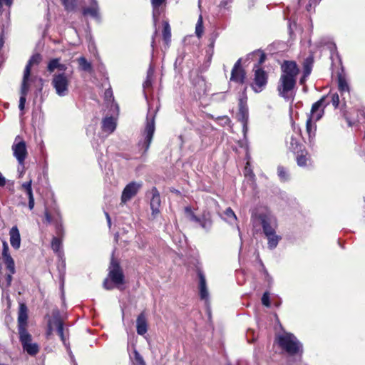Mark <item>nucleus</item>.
Instances as JSON below:
<instances>
[{
  "instance_id": "1",
  "label": "nucleus",
  "mask_w": 365,
  "mask_h": 365,
  "mask_svg": "<svg viewBox=\"0 0 365 365\" xmlns=\"http://www.w3.org/2000/svg\"><path fill=\"white\" fill-rule=\"evenodd\" d=\"M282 74L277 84L279 96L287 101L293 100L299 68L294 61H285L282 65Z\"/></svg>"
},
{
  "instance_id": "2",
  "label": "nucleus",
  "mask_w": 365,
  "mask_h": 365,
  "mask_svg": "<svg viewBox=\"0 0 365 365\" xmlns=\"http://www.w3.org/2000/svg\"><path fill=\"white\" fill-rule=\"evenodd\" d=\"M56 69L59 73L53 75L51 85L55 89L56 93L60 97H63L68 94L70 79L65 73L67 69L66 65L61 63V59L58 58L51 59L47 66L49 73H53Z\"/></svg>"
},
{
  "instance_id": "3",
  "label": "nucleus",
  "mask_w": 365,
  "mask_h": 365,
  "mask_svg": "<svg viewBox=\"0 0 365 365\" xmlns=\"http://www.w3.org/2000/svg\"><path fill=\"white\" fill-rule=\"evenodd\" d=\"M279 346L289 356H297L302 357L303 353L302 344L297 337L290 333H284L277 336Z\"/></svg>"
},
{
  "instance_id": "4",
  "label": "nucleus",
  "mask_w": 365,
  "mask_h": 365,
  "mask_svg": "<svg viewBox=\"0 0 365 365\" xmlns=\"http://www.w3.org/2000/svg\"><path fill=\"white\" fill-rule=\"evenodd\" d=\"M54 327L56 329L57 333L60 336L63 345L66 347L71 358L73 357L67 339L66 338L64 327L62 319L61 318L60 312L58 309H54L52 311L51 317L48 318L47 322V331L48 336L51 335L53 331Z\"/></svg>"
},
{
  "instance_id": "5",
  "label": "nucleus",
  "mask_w": 365,
  "mask_h": 365,
  "mask_svg": "<svg viewBox=\"0 0 365 365\" xmlns=\"http://www.w3.org/2000/svg\"><path fill=\"white\" fill-rule=\"evenodd\" d=\"M124 279V274L119 263L113 257L109 267L108 278L103 282V287L107 290H110L113 288V283L118 289L122 290Z\"/></svg>"
},
{
  "instance_id": "6",
  "label": "nucleus",
  "mask_w": 365,
  "mask_h": 365,
  "mask_svg": "<svg viewBox=\"0 0 365 365\" xmlns=\"http://www.w3.org/2000/svg\"><path fill=\"white\" fill-rule=\"evenodd\" d=\"M252 55L254 57L259 56L258 61L259 65L254 67L255 78L254 83L252 84V88L255 92L259 93L264 89L267 83V75L266 72L259 68V66L264 62L266 56L264 53L261 51H255Z\"/></svg>"
},
{
  "instance_id": "7",
  "label": "nucleus",
  "mask_w": 365,
  "mask_h": 365,
  "mask_svg": "<svg viewBox=\"0 0 365 365\" xmlns=\"http://www.w3.org/2000/svg\"><path fill=\"white\" fill-rule=\"evenodd\" d=\"M155 115L151 113L149 110L147 115L145 128L143 134V140H140L138 143V146L140 149L143 150V153H145L148 151L152 142L153 134L155 130Z\"/></svg>"
},
{
  "instance_id": "8",
  "label": "nucleus",
  "mask_w": 365,
  "mask_h": 365,
  "mask_svg": "<svg viewBox=\"0 0 365 365\" xmlns=\"http://www.w3.org/2000/svg\"><path fill=\"white\" fill-rule=\"evenodd\" d=\"M186 217L191 222L198 223L205 231H209L212 225L211 215L207 211H204L201 217H197L193 212L190 207H185Z\"/></svg>"
},
{
  "instance_id": "9",
  "label": "nucleus",
  "mask_w": 365,
  "mask_h": 365,
  "mask_svg": "<svg viewBox=\"0 0 365 365\" xmlns=\"http://www.w3.org/2000/svg\"><path fill=\"white\" fill-rule=\"evenodd\" d=\"M257 218L265 235H270L275 232L277 220L274 215L269 212L260 213L258 215Z\"/></svg>"
},
{
  "instance_id": "10",
  "label": "nucleus",
  "mask_w": 365,
  "mask_h": 365,
  "mask_svg": "<svg viewBox=\"0 0 365 365\" xmlns=\"http://www.w3.org/2000/svg\"><path fill=\"white\" fill-rule=\"evenodd\" d=\"M41 61V56L38 53L34 54L28 61L24 72L23 81L34 83L36 80L42 81L37 76L31 75V70L34 65H38Z\"/></svg>"
},
{
  "instance_id": "11",
  "label": "nucleus",
  "mask_w": 365,
  "mask_h": 365,
  "mask_svg": "<svg viewBox=\"0 0 365 365\" xmlns=\"http://www.w3.org/2000/svg\"><path fill=\"white\" fill-rule=\"evenodd\" d=\"M237 119L242 123L244 135L247 132V123L249 120V112L247 106V97L240 98L239 100V112Z\"/></svg>"
},
{
  "instance_id": "12",
  "label": "nucleus",
  "mask_w": 365,
  "mask_h": 365,
  "mask_svg": "<svg viewBox=\"0 0 365 365\" xmlns=\"http://www.w3.org/2000/svg\"><path fill=\"white\" fill-rule=\"evenodd\" d=\"M19 138H20L19 136L16 138L15 142L12 145V150L13 154L16 158L19 165L24 168V161L27 156V150L26 143L24 140L17 142Z\"/></svg>"
},
{
  "instance_id": "13",
  "label": "nucleus",
  "mask_w": 365,
  "mask_h": 365,
  "mask_svg": "<svg viewBox=\"0 0 365 365\" xmlns=\"http://www.w3.org/2000/svg\"><path fill=\"white\" fill-rule=\"evenodd\" d=\"M19 339L23 349L31 356H34L38 352V346L36 343L31 342V336L29 332L22 331L19 334Z\"/></svg>"
},
{
  "instance_id": "14",
  "label": "nucleus",
  "mask_w": 365,
  "mask_h": 365,
  "mask_svg": "<svg viewBox=\"0 0 365 365\" xmlns=\"http://www.w3.org/2000/svg\"><path fill=\"white\" fill-rule=\"evenodd\" d=\"M141 187V184L135 182L128 183L123 190L121 195V203L125 204L138 193Z\"/></svg>"
},
{
  "instance_id": "15",
  "label": "nucleus",
  "mask_w": 365,
  "mask_h": 365,
  "mask_svg": "<svg viewBox=\"0 0 365 365\" xmlns=\"http://www.w3.org/2000/svg\"><path fill=\"white\" fill-rule=\"evenodd\" d=\"M326 97H322L320 100L315 102L311 109V113L308 119H312V121L317 122L324 115V108L326 106L324 104Z\"/></svg>"
},
{
  "instance_id": "16",
  "label": "nucleus",
  "mask_w": 365,
  "mask_h": 365,
  "mask_svg": "<svg viewBox=\"0 0 365 365\" xmlns=\"http://www.w3.org/2000/svg\"><path fill=\"white\" fill-rule=\"evenodd\" d=\"M241 58L238 59L235 63L234 67L232 70L230 81L243 83L245 79V72L241 67Z\"/></svg>"
},
{
  "instance_id": "17",
  "label": "nucleus",
  "mask_w": 365,
  "mask_h": 365,
  "mask_svg": "<svg viewBox=\"0 0 365 365\" xmlns=\"http://www.w3.org/2000/svg\"><path fill=\"white\" fill-rule=\"evenodd\" d=\"M27 307L25 304H21L19 310L18 324H19V334H22V331L28 332L26 327L27 324Z\"/></svg>"
},
{
  "instance_id": "18",
  "label": "nucleus",
  "mask_w": 365,
  "mask_h": 365,
  "mask_svg": "<svg viewBox=\"0 0 365 365\" xmlns=\"http://www.w3.org/2000/svg\"><path fill=\"white\" fill-rule=\"evenodd\" d=\"M150 208L152 210V215L155 216L160 213V207L161 203L160 193L156 187H153L150 191Z\"/></svg>"
},
{
  "instance_id": "19",
  "label": "nucleus",
  "mask_w": 365,
  "mask_h": 365,
  "mask_svg": "<svg viewBox=\"0 0 365 365\" xmlns=\"http://www.w3.org/2000/svg\"><path fill=\"white\" fill-rule=\"evenodd\" d=\"M3 244V250H2V258L4 263L6 265L9 271H11V273H15V265L14 261L9 253V245L6 241L2 242Z\"/></svg>"
},
{
  "instance_id": "20",
  "label": "nucleus",
  "mask_w": 365,
  "mask_h": 365,
  "mask_svg": "<svg viewBox=\"0 0 365 365\" xmlns=\"http://www.w3.org/2000/svg\"><path fill=\"white\" fill-rule=\"evenodd\" d=\"M89 6L83 9V16H90L93 19H99V8L96 0H88Z\"/></svg>"
},
{
  "instance_id": "21",
  "label": "nucleus",
  "mask_w": 365,
  "mask_h": 365,
  "mask_svg": "<svg viewBox=\"0 0 365 365\" xmlns=\"http://www.w3.org/2000/svg\"><path fill=\"white\" fill-rule=\"evenodd\" d=\"M136 331L138 334L143 336L148 331L147 316L144 312H142L136 319Z\"/></svg>"
},
{
  "instance_id": "22",
  "label": "nucleus",
  "mask_w": 365,
  "mask_h": 365,
  "mask_svg": "<svg viewBox=\"0 0 365 365\" xmlns=\"http://www.w3.org/2000/svg\"><path fill=\"white\" fill-rule=\"evenodd\" d=\"M32 180L30 179L29 181L23 182L21 184V190L24 191L28 196L29 198V208L33 210L34 207L35 202L31 187Z\"/></svg>"
},
{
  "instance_id": "23",
  "label": "nucleus",
  "mask_w": 365,
  "mask_h": 365,
  "mask_svg": "<svg viewBox=\"0 0 365 365\" xmlns=\"http://www.w3.org/2000/svg\"><path fill=\"white\" fill-rule=\"evenodd\" d=\"M9 236L11 247L15 250H18L21 245V236L19 230L16 226L12 227L10 230Z\"/></svg>"
},
{
  "instance_id": "24",
  "label": "nucleus",
  "mask_w": 365,
  "mask_h": 365,
  "mask_svg": "<svg viewBox=\"0 0 365 365\" xmlns=\"http://www.w3.org/2000/svg\"><path fill=\"white\" fill-rule=\"evenodd\" d=\"M199 277V289H200V299L205 300L206 302L209 298V293L207 289L206 280L204 274L201 272H198Z\"/></svg>"
},
{
  "instance_id": "25",
  "label": "nucleus",
  "mask_w": 365,
  "mask_h": 365,
  "mask_svg": "<svg viewBox=\"0 0 365 365\" xmlns=\"http://www.w3.org/2000/svg\"><path fill=\"white\" fill-rule=\"evenodd\" d=\"M31 83L23 81L21 84V96L19 99V108L21 110H23L24 109L26 101V96L28 94L29 88H30Z\"/></svg>"
},
{
  "instance_id": "26",
  "label": "nucleus",
  "mask_w": 365,
  "mask_h": 365,
  "mask_svg": "<svg viewBox=\"0 0 365 365\" xmlns=\"http://www.w3.org/2000/svg\"><path fill=\"white\" fill-rule=\"evenodd\" d=\"M14 274V273H11V272L9 271V273L4 277L0 275V287L3 291V295H6V297H8V294L6 292V290L11 285V282L12 280V274Z\"/></svg>"
},
{
  "instance_id": "27",
  "label": "nucleus",
  "mask_w": 365,
  "mask_h": 365,
  "mask_svg": "<svg viewBox=\"0 0 365 365\" xmlns=\"http://www.w3.org/2000/svg\"><path fill=\"white\" fill-rule=\"evenodd\" d=\"M102 124V128L103 131L108 133H113L116 128V123L113 117H108L104 118Z\"/></svg>"
},
{
  "instance_id": "28",
  "label": "nucleus",
  "mask_w": 365,
  "mask_h": 365,
  "mask_svg": "<svg viewBox=\"0 0 365 365\" xmlns=\"http://www.w3.org/2000/svg\"><path fill=\"white\" fill-rule=\"evenodd\" d=\"M306 130L309 136V143H312L316 135L317 125L312 119H307L306 122Z\"/></svg>"
},
{
  "instance_id": "29",
  "label": "nucleus",
  "mask_w": 365,
  "mask_h": 365,
  "mask_svg": "<svg viewBox=\"0 0 365 365\" xmlns=\"http://www.w3.org/2000/svg\"><path fill=\"white\" fill-rule=\"evenodd\" d=\"M166 0H151V4L153 6V18L155 23L158 21L160 14L159 7Z\"/></svg>"
},
{
  "instance_id": "30",
  "label": "nucleus",
  "mask_w": 365,
  "mask_h": 365,
  "mask_svg": "<svg viewBox=\"0 0 365 365\" xmlns=\"http://www.w3.org/2000/svg\"><path fill=\"white\" fill-rule=\"evenodd\" d=\"M268 240V247L270 250H273L277 247L279 240H281V237L276 235V232H273L270 235H265Z\"/></svg>"
},
{
  "instance_id": "31",
  "label": "nucleus",
  "mask_w": 365,
  "mask_h": 365,
  "mask_svg": "<svg viewBox=\"0 0 365 365\" xmlns=\"http://www.w3.org/2000/svg\"><path fill=\"white\" fill-rule=\"evenodd\" d=\"M338 88L341 95L344 93H349V87L345 78L341 75L338 76Z\"/></svg>"
},
{
  "instance_id": "32",
  "label": "nucleus",
  "mask_w": 365,
  "mask_h": 365,
  "mask_svg": "<svg viewBox=\"0 0 365 365\" xmlns=\"http://www.w3.org/2000/svg\"><path fill=\"white\" fill-rule=\"evenodd\" d=\"M81 70L91 73L93 71L92 65L86 58L81 56L77 59Z\"/></svg>"
},
{
  "instance_id": "33",
  "label": "nucleus",
  "mask_w": 365,
  "mask_h": 365,
  "mask_svg": "<svg viewBox=\"0 0 365 365\" xmlns=\"http://www.w3.org/2000/svg\"><path fill=\"white\" fill-rule=\"evenodd\" d=\"M163 36L165 42L168 44L170 41L171 30L169 24L166 21L163 23Z\"/></svg>"
},
{
  "instance_id": "34",
  "label": "nucleus",
  "mask_w": 365,
  "mask_h": 365,
  "mask_svg": "<svg viewBox=\"0 0 365 365\" xmlns=\"http://www.w3.org/2000/svg\"><path fill=\"white\" fill-rule=\"evenodd\" d=\"M62 247V242L61 240L56 237H53L52 242H51V248L56 253L60 254L61 250Z\"/></svg>"
},
{
  "instance_id": "35",
  "label": "nucleus",
  "mask_w": 365,
  "mask_h": 365,
  "mask_svg": "<svg viewBox=\"0 0 365 365\" xmlns=\"http://www.w3.org/2000/svg\"><path fill=\"white\" fill-rule=\"evenodd\" d=\"M203 31L202 16V15H200L195 26V34L198 38H200L203 34Z\"/></svg>"
},
{
  "instance_id": "36",
  "label": "nucleus",
  "mask_w": 365,
  "mask_h": 365,
  "mask_svg": "<svg viewBox=\"0 0 365 365\" xmlns=\"http://www.w3.org/2000/svg\"><path fill=\"white\" fill-rule=\"evenodd\" d=\"M66 11H74L77 6V0H61Z\"/></svg>"
},
{
  "instance_id": "37",
  "label": "nucleus",
  "mask_w": 365,
  "mask_h": 365,
  "mask_svg": "<svg viewBox=\"0 0 365 365\" xmlns=\"http://www.w3.org/2000/svg\"><path fill=\"white\" fill-rule=\"evenodd\" d=\"M312 61L309 58H307L304 62L303 65V73H304V76H309L312 71Z\"/></svg>"
},
{
  "instance_id": "38",
  "label": "nucleus",
  "mask_w": 365,
  "mask_h": 365,
  "mask_svg": "<svg viewBox=\"0 0 365 365\" xmlns=\"http://www.w3.org/2000/svg\"><path fill=\"white\" fill-rule=\"evenodd\" d=\"M309 158L307 157V153L304 154L303 152L301 154H298L297 156V162L299 166L304 167L307 165Z\"/></svg>"
},
{
  "instance_id": "39",
  "label": "nucleus",
  "mask_w": 365,
  "mask_h": 365,
  "mask_svg": "<svg viewBox=\"0 0 365 365\" xmlns=\"http://www.w3.org/2000/svg\"><path fill=\"white\" fill-rule=\"evenodd\" d=\"M225 215L226 217V220H227L230 223H232V222L237 220V217L230 207L226 209Z\"/></svg>"
},
{
  "instance_id": "40",
  "label": "nucleus",
  "mask_w": 365,
  "mask_h": 365,
  "mask_svg": "<svg viewBox=\"0 0 365 365\" xmlns=\"http://www.w3.org/2000/svg\"><path fill=\"white\" fill-rule=\"evenodd\" d=\"M133 354H134V358H133V364L134 365H145L143 358L138 353V351L137 350H134Z\"/></svg>"
},
{
  "instance_id": "41",
  "label": "nucleus",
  "mask_w": 365,
  "mask_h": 365,
  "mask_svg": "<svg viewBox=\"0 0 365 365\" xmlns=\"http://www.w3.org/2000/svg\"><path fill=\"white\" fill-rule=\"evenodd\" d=\"M277 173L279 178L282 180L286 181L288 180V174L283 167H278Z\"/></svg>"
},
{
  "instance_id": "42",
  "label": "nucleus",
  "mask_w": 365,
  "mask_h": 365,
  "mask_svg": "<svg viewBox=\"0 0 365 365\" xmlns=\"http://www.w3.org/2000/svg\"><path fill=\"white\" fill-rule=\"evenodd\" d=\"M56 215L58 217V219H56L55 220V223H56V232H57V235H60L61 230H62V226H61V215H60V212L57 210L56 211Z\"/></svg>"
},
{
  "instance_id": "43",
  "label": "nucleus",
  "mask_w": 365,
  "mask_h": 365,
  "mask_svg": "<svg viewBox=\"0 0 365 365\" xmlns=\"http://www.w3.org/2000/svg\"><path fill=\"white\" fill-rule=\"evenodd\" d=\"M262 303L263 305H264L267 307H270V302H269V295L268 292H264L262 297Z\"/></svg>"
},
{
  "instance_id": "44",
  "label": "nucleus",
  "mask_w": 365,
  "mask_h": 365,
  "mask_svg": "<svg viewBox=\"0 0 365 365\" xmlns=\"http://www.w3.org/2000/svg\"><path fill=\"white\" fill-rule=\"evenodd\" d=\"M299 145V144L297 140L295 138H294L293 136H292L289 148L295 152Z\"/></svg>"
},
{
  "instance_id": "45",
  "label": "nucleus",
  "mask_w": 365,
  "mask_h": 365,
  "mask_svg": "<svg viewBox=\"0 0 365 365\" xmlns=\"http://www.w3.org/2000/svg\"><path fill=\"white\" fill-rule=\"evenodd\" d=\"M331 103L333 106L336 108L339 103V97L337 93H334L331 95Z\"/></svg>"
},
{
  "instance_id": "46",
  "label": "nucleus",
  "mask_w": 365,
  "mask_h": 365,
  "mask_svg": "<svg viewBox=\"0 0 365 365\" xmlns=\"http://www.w3.org/2000/svg\"><path fill=\"white\" fill-rule=\"evenodd\" d=\"M249 163H247V165L245 166V175L246 176L247 175H250V177L252 178V179H254L255 178V175L254 173L252 172V170L249 168Z\"/></svg>"
},
{
  "instance_id": "47",
  "label": "nucleus",
  "mask_w": 365,
  "mask_h": 365,
  "mask_svg": "<svg viewBox=\"0 0 365 365\" xmlns=\"http://www.w3.org/2000/svg\"><path fill=\"white\" fill-rule=\"evenodd\" d=\"M13 3V0H0V9H1L3 4L10 7Z\"/></svg>"
},
{
  "instance_id": "48",
  "label": "nucleus",
  "mask_w": 365,
  "mask_h": 365,
  "mask_svg": "<svg viewBox=\"0 0 365 365\" xmlns=\"http://www.w3.org/2000/svg\"><path fill=\"white\" fill-rule=\"evenodd\" d=\"M154 75V68L152 66H150L148 71H147V78H153Z\"/></svg>"
},
{
  "instance_id": "49",
  "label": "nucleus",
  "mask_w": 365,
  "mask_h": 365,
  "mask_svg": "<svg viewBox=\"0 0 365 365\" xmlns=\"http://www.w3.org/2000/svg\"><path fill=\"white\" fill-rule=\"evenodd\" d=\"M152 79L153 78H146V80L145 81V82L143 83V87L145 88H148L151 87V86H152Z\"/></svg>"
},
{
  "instance_id": "50",
  "label": "nucleus",
  "mask_w": 365,
  "mask_h": 365,
  "mask_svg": "<svg viewBox=\"0 0 365 365\" xmlns=\"http://www.w3.org/2000/svg\"><path fill=\"white\" fill-rule=\"evenodd\" d=\"M45 219H46V221L48 223L53 222L52 217L51 216V215L48 213V212L47 210H46V212H45Z\"/></svg>"
},
{
  "instance_id": "51",
  "label": "nucleus",
  "mask_w": 365,
  "mask_h": 365,
  "mask_svg": "<svg viewBox=\"0 0 365 365\" xmlns=\"http://www.w3.org/2000/svg\"><path fill=\"white\" fill-rule=\"evenodd\" d=\"M5 182H6L5 178L3 177L1 173H0V186H4L5 185Z\"/></svg>"
},
{
  "instance_id": "52",
  "label": "nucleus",
  "mask_w": 365,
  "mask_h": 365,
  "mask_svg": "<svg viewBox=\"0 0 365 365\" xmlns=\"http://www.w3.org/2000/svg\"><path fill=\"white\" fill-rule=\"evenodd\" d=\"M308 76H304V73H303V76L300 79V83L301 84H303L305 81H306V78H307Z\"/></svg>"
},
{
  "instance_id": "53",
  "label": "nucleus",
  "mask_w": 365,
  "mask_h": 365,
  "mask_svg": "<svg viewBox=\"0 0 365 365\" xmlns=\"http://www.w3.org/2000/svg\"><path fill=\"white\" fill-rule=\"evenodd\" d=\"M106 218H107V220H108V225L110 226L111 222H110V216H109V215L108 213H106Z\"/></svg>"
},
{
  "instance_id": "54",
  "label": "nucleus",
  "mask_w": 365,
  "mask_h": 365,
  "mask_svg": "<svg viewBox=\"0 0 365 365\" xmlns=\"http://www.w3.org/2000/svg\"><path fill=\"white\" fill-rule=\"evenodd\" d=\"M263 269H264V274H265V277H266V278H267V279H268L270 277H269V274H268L267 271L264 268H263Z\"/></svg>"
},
{
  "instance_id": "55",
  "label": "nucleus",
  "mask_w": 365,
  "mask_h": 365,
  "mask_svg": "<svg viewBox=\"0 0 365 365\" xmlns=\"http://www.w3.org/2000/svg\"><path fill=\"white\" fill-rule=\"evenodd\" d=\"M110 95H111V91H110V90H107V91H106V96H110Z\"/></svg>"
},
{
  "instance_id": "56",
  "label": "nucleus",
  "mask_w": 365,
  "mask_h": 365,
  "mask_svg": "<svg viewBox=\"0 0 365 365\" xmlns=\"http://www.w3.org/2000/svg\"><path fill=\"white\" fill-rule=\"evenodd\" d=\"M336 49V45L335 44H331V49Z\"/></svg>"
},
{
  "instance_id": "57",
  "label": "nucleus",
  "mask_w": 365,
  "mask_h": 365,
  "mask_svg": "<svg viewBox=\"0 0 365 365\" xmlns=\"http://www.w3.org/2000/svg\"><path fill=\"white\" fill-rule=\"evenodd\" d=\"M213 46H214V41H212V42L210 43V46L213 47Z\"/></svg>"
},
{
  "instance_id": "58",
  "label": "nucleus",
  "mask_w": 365,
  "mask_h": 365,
  "mask_svg": "<svg viewBox=\"0 0 365 365\" xmlns=\"http://www.w3.org/2000/svg\"><path fill=\"white\" fill-rule=\"evenodd\" d=\"M18 170L19 171H22V166L20 165V167H19V168H18Z\"/></svg>"
},
{
  "instance_id": "59",
  "label": "nucleus",
  "mask_w": 365,
  "mask_h": 365,
  "mask_svg": "<svg viewBox=\"0 0 365 365\" xmlns=\"http://www.w3.org/2000/svg\"><path fill=\"white\" fill-rule=\"evenodd\" d=\"M153 43H154V36H153L152 46H153Z\"/></svg>"
},
{
  "instance_id": "60",
  "label": "nucleus",
  "mask_w": 365,
  "mask_h": 365,
  "mask_svg": "<svg viewBox=\"0 0 365 365\" xmlns=\"http://www.w3.org/2000/svg\"><path fill=\"white\" fill-rule=\"evenodd\" d=\"M224 119H225L226 121H228V120H229L228 118H227V117H225V118H224Z\"/></svg>"
},
{
  "instance_id": "61",
  "label": "nucleus",
  "mask_w": 365,
  "mask_h": 365,
  "mask_svg": "<svg viewBox=\"0 0 365 365\" xmlns=\"http://www.w3.org/2000/svg\"><path fill=\"white\" fill-rule=\"evenodd\" d=\"M24 170V168H22V171H21V175L23 174Z\"/></svg>"
},
{
  "instance_id": "62",
  "label": "nucleus",
  "mask_w": 365,
  "mask_h": 365,
  "mask_svg": "<svg viewBox=\"0 0 365 365\" xmlns=\"http://www.w3.org/2000/svg\"><path fill=\"white\" fill-rule=\"evenodd\" d=\"M64 331H68V329H64ZM65 334H66V332H65ZM66 336V334H65Z\"/></svg>"
},
{
  "instance_id": "63",
  "label": "nucleus",
  "mask_w": 365,
  "mask_h": 365,
  "mask_svg": "<svg viewBox=\"0 0 365 365\" xmlns=\"http://www.w3.org/2000/svg\"><path fill=\"white\" fill-rule=\"evenodd\" d=\"M349 126H351V124L350 121H349Z\"/></svg>"
}]
</instances>
